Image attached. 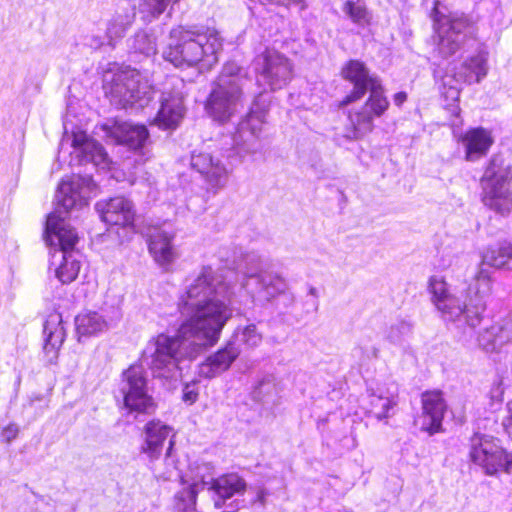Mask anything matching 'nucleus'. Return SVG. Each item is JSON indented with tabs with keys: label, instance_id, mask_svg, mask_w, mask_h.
I'll return each instance as SVG.
<instances>
[{
	"label": "nucleus",
	"instance_id": "aec40b11",
	"mask_svg": "<svg viewBox=\"0 0 512 512\" xmlns=\"http://www.w3.org/2000/svg\"><path fill=\"white\" fill-rule=\"evenodd\" d=\"M96 209L102 220L109 225L129 226L134 220L133 205L124 197L111 198L107 202H98Z\"/></svg>",
	"mask_w": 512,
	"mask_h": 512
},
{
	"label": "nucleus",
	"instance_id": "f8f14e48",
	"mask_svg": "<svg viewBox=\"0 0 512 512\" xmlns=\"http://www.w3.org/2000/svg\"><path fill=\"white\" fill-rule=\"evenodd\" d=\"M229 157L208 152H193L191 155V167L202 176L208 190L214 194L226 186L232 173L233 165L228 161Z\"/></svg>",
	"mask_w": 512,
	"mask_h": 512
},
{
	"label": "nucleus",
	"instance_id": "f03ea898",
	"mask_svg": "<svg viewBox=\"0 0 512 512\" xmlns=\"http://www.w3.org/2000/svg\"><path fill=\"white\" fill-rule=\"evenodd\" d=\"M95 189L96 185L90 176L73 175L63 179L55 195L56 208L47 217L46 242L58 247L52 255V264H55L57 256L61 258L55 276L62 284L74 281L80 271V262L73 251L78 235L66 222V215L74 208L87 205Z\"/></svg>",
	"mask_w": 512,
	"mask_h": 512
},
{
	"label": "nucleus",
	"instance_id": "a19ab883",
	"mask_svg": "<svg viewBox=\"0 0 512 512\" xmlns=\"http://www.w3.org/2000/svg\"><path fill=\"white\" fill-rule=\"evenodd\" d=\"M261 4L267 5H279V6H290V5H301L302 0H259Z\"/></svg>",
	"mask_w": 512,
	"mask_h": 512
},
{
	"label": "nucleus",
	"instance_id": "9b49d317",
	"mask_svg": "<svg viewBox=\"0 0 512 512\" xmlns=\"http://www.w3.org/2000/svg\"><path fill=\"white\" fill-rule=\"evenodd\" d=\"M470 459L484 469L488 475L499 471L510 472L512 468V453L500 445V441L492 436L475 435L469 452Z\"/></svg>",
	"mask_w": 512,
	"mask_h": 512
},
{
	"label": "nucleus",
	"instance_id": "ea45409f",
	"mask_svg": "<svg viewBox=\"0 0 512 512\" xmlns=\"http://www.w3.org/2000/svg\"><path fill=\"white\" fill-rule=\"evenodd\" d=\"M198 397V392L195 390L194 385L186 384L183 389V400L188 404H193Z\"/></svg>",
	"mask_w": 512,
	"mask_h": 512
},
{
	"label": "nucleus",
	"instance_id": "ddd939ff",
	"mask_svg": "<svg viewBox=\"0 0 512 512\" xmlns=\"http://www.w3.org/2000/svg\"><path fill=\"white\" fill-rule=\"evenodd\" d=\"M261 97L262 93L259 92L250 112L246 118L239 123L237 133L234 137V149L241 157L256 154L260 150L258 138L262 130V125L265 122L266 112L265 106L260 107L258 104Z\"/></svg>",
	"mask_w": 512,
	"mask_h": 512
},
{
	"label": "nucleus",
	"instance_id": "39448f33",
	"mask_svg": "<svg viewBox=\"0 0 512 512\" xmlns=\"http://www.w3.org/2000/svg\"><path fill=\"white\" fill-rule=\"evenodd\" d=\"M174 471L183 485V489L175 496V508L178 512H196L197 494L206 487L214 490L220 499L225 500L242 493L246 486L244 480L236 474L215 480L212 468L205 463L191 466L184 475L178 473L177 468L173 466L172 470L167 471L166 479H171Z\"/></svg>",
	"mask_w": 512,
	"mask_h": 512
},
{
	"label": "nucleus",
	"instance_id": "9d476101",
	"mask_svg": "<svg viewBox=\"0 0 512 512\" xmlns=\"http://www.w3.org/2000/svg\"><path fill=\"white\" fill-rule=\"evenodd\" d=\"M482 201L490 209L504 214L512 208V172L495 170V163L491 161L481 177Z\"/></svg>",
	"mask_w": 512,
	"mask_h": 512
},
{
	"label": "nucleus",
	"instance_id": "c756f323",
	"mask_svg": "<svg viewBox=\"0 0 512 512\" xmlns=\"http://www.w3.org/2000/svg\"><path fill=\"white\" fill-rule=\"evenodd\" d=\"M262 333L259 332L255 324H248L244 327H239L234 332L229 343H233L235 348L241 349H254L262 342Z\"/></svg>",
	"mask_w": 512,
	"mask_h": 512
},
{
	"label": "nucleus",
	"instance_id": "2eb2a0df",
	"mask_svg": "<svg viewBox=\"0 0 512 512\" xmlns=\"http://www.w3.org/2000/svg\"><path fill=\"white\" fill-rule=\"evenodd\" d=\"M171 88L163 91L160 99V108L153 120V124L162 129H174L184 116V93L182 79L173 78Z\"/></svg>",
	"mask_w": 512,
	"mask_h": 512
},
{
	"label": "nucleus",
	"instance_id": "09e8293b",
	"mask_svg": "<svg viewBox=\"0 0 512 512\" xmlns=\"http://www.w3.org/2000/svg\"><path fill=\"white\" fill-rule=\"evenodd\" d=\"M264 497H265L264 492H263V491H260V492L258 493V500H259V501H261V502H263V501H264Z\"/></svg>",
	"mask_w": 512,
	"mask_h": 512
},
{
	"label": "nucleus",
	"instance_id": "c03bdc74",
	"mask_svg": "<svg viewBox=\"0 0 512 512\" xmlns=\"http://www.w3.org/2000/svg\"><path fill=\"white\" fill-rule=\"evenodd\" d=\"M92 41L93 42L90 43V46L93 48H100L101 46H103L105 44V39H103L101 37H93Z\"/></svg>",
	"mask_w": 512,
	"mask_h": 512
},
{
	"label": "nucleus",
	"instance_id": "c85d7f7f",
	"mask_svg": "<svg viewBox=\"0 0 512 512\" xmlns=\"http://www.w3.org/2000/svg\"><path fill=\"white\" fill-rule=\"evenodd\" d=\"M482 262L495 268L512 269V244L503 242L487 248L483 253Z\"/></svg>",
	"mask_w": 512,
	"mask_h": 512
},
{
	"label": "nucleus",
	"instance_id": "4c0bfd02",
	"mask_svg": "<svg viewBox=\"0 0 512 512\" xmlns=\"http://www.w3.org/2000/svg\"><path fill=\"white\" fill-rule=\"evenodd\" d=\"M445 76L446 72L442 68H437L434 70V78L436 81L437 88L440 92V94L446 98L447 92H446V82H445Z\"/></svg>",
	"mask_w": 512,
	"mask_h": 512
},
{
	"label": "nucleus",
	"instance_id": "72a5a7b5",
	"mask_svg": "<svg viewBox=\"0 0 512 512\" xmlns=\"http://www.w3.org/2000/svg\"><path fill=\"white\" fill-rule=\"evenodd\" d=\"M412 325L405 320H397L386 330L385 338L391 344L402 345L411 335Z\"/></svg>",
	"mask_w": 512,
	"mask_h": 512
},
{
	"label": "nucleus",
	"instance_id": "6e6552de",
	"mask_svg": "<svg viewBox=\"0 0 512 512\" xmlns=\"http://www.w3.org/2000/svg\"><path fill=\"white\" fill-rule=\"evenodd\" d=\"M106 94L111 102L121 108L142 109L149 104L154 95V88L148 74L134 68H127L116 73Z\"/></svg>",
	"mask_w": 512,
	"mask_h": 512
},
{
	"label": "nucleus",
	"instance_id": "412c9836",
	"mask_svg": "<svg viewBox=\"0 0 512 512\" xmlns=\"http://www.w3.org/2000/svg\"><path fill=\"white\" fill-rule=\"evenodd\" d=\"M72 146L74 152L80 157V162H91L95 166L105 169L109 166L108 155L103 146L88 138L84 132L73 133Z\"/></svg>",
	"mask_w": 512,
	"mask_h": 512
},
{
	"label": "nucleus",
	"instance_id": "423d86ee",
	"mask_svg": "<svg viewBox=\"0 0 512 512\" xmlns=\"http://www.w3.org/2000/svg\"><path fill=\"white\" fill-rule=\"evenodd\" d=\"M250 83L247 71L233 61L226 62L213 82L206 111L220 123L227 122L242 106Z\"/></svg>",
	"mask_w": 512,
	"mask_h": 512
},
{
	"label": "nucleus",
	"instance_id": "49530a36",
	"mask_svg": "<svg viewBox=\"0 0 512 512\" xmlns=\"http://www.w3.org/2000/svg\"><path fill=\"white\" fill-rule=\"evenodd\" d=\"M509 415L506 417L504 425L506 428H512V405H509Z\"/></svg>",
	"mask_w": 512,
	"mask_h": 512
},
{
	"label": "nucleus",
	"instance_id": "c9c22d12",
	"mask_svg": "<svg viewBox=\"0 0 512 512\" xmlns=\"http://www.w3.org/2000/svg\"><path fill=\"white\" fill-rule=\"evenodd\" d=\"M431 17L433 19L435 39L437 38L439 45H444L445 39L448 35V28L446 27L448 24V19L446 15L440 11V5L438 2L435 3Z\"/></svg>",
	"mask_w": 512,
	"mask_h": 512
},
{
	"label": "nucleus",
	"instance_id": "6ab92c4d",
	"mask_svg": "<svg viewBox=\"0 0 512 512\" xmlns=\"http://www.w3.org/2000/svg\"><path fill=\"white\" fill-rule=\"evenodd\" d=\"M422 415L416 420L422 430L430 434L438 432L445 412V401L439 391L426 392L422 395Z\"/></svg>",
	"mask_w": 512,
	"mask_h": 512
},
{
	"label": "nucleus",
	"instance_id": "4468645a",
	"mask_svg": "<svg viewBox=\"0 0 512 512\" xmlns=\"http://www.w3.org/2000/svg\"><path fill=\"white\" fill-rule=\"evenodd\" d=\"M119 390L125 406L132 411L145 412L153 406L152 397L148 394L145 372L141 366L132 365L123 372Z\"/></svg>",
	"mask_w": 512,
	"mask_h": 512
},
{
	"label": "nucleus",
	"instance_id": "3c124183",
	"mask_svg": "<svg viewBox=\"0 0 512 512\" xmlns=\"http://www.w3.org/2000/svg\"><path fill=\"white\" fill-rule=\"evenodd\" d=\"M215 506L216 507H220L221 506V504H220V502L218 500L215 501Z\"/></svg>",
	"mask_w": 512,
	"mask_h": 512
},
{
	"label": "nucleus",
	"instance_id": "2f4dec72",
	"mask_svg": "<svg viewBox=\"0 0 512 512\" xmlns=\"http://www.w3.org/2000/svg\"><path fill=\"white\" fill-rule=\"evenodd\" d=\"M370 413L378 420L386 419L390 416V410L396 405L393 397L379 392L371 391L369 393Z\"/></svg>",
	"mask_w": 512,
	"mask_h": 512
},
{
	"label": "nucleus",
	"instance_id": "7ed1b4c3",
	"mask_svg": "<svg viewBox=\"0 0 512 512\" xmlns=\"http://www.w3.org/2000/svg\"><path fill=\"white\" fill-rule=\"evenodd\" d=\"M343 77L353 84L352 91L341 101V106L356 102L369 91L365 103L348 113V124L345 127V138L359 140L374 129V119L379 118L389 108V101L384 95L381 81L370 74L364 63L350 60L342 69Z\"/></svg>",
	"mask_w": 512,
	"mask_h": 512
},
{
	"label": "nucleus",
	"instance_id": "a18cd8bd",
	"mask_svg": "<svg viewBox=\"0 0 512 512\" xmlns=\"http://www.w3.org/2000/svg\"><path fill=\"white\" fill-rule=\"evenodd\" d=\"M266 387L267 388L272 387L271 383L270 382H265V381L261 382L259 384V386L257 387V389H256V393L258 395L262 394V392L266 389Z\"/></svg>",
	"mask_w": 512,
	"mask_h": 512
},
{
	"label": "nucleus",
	"instance_id": "de8ad7c7",
	"mask_svg": "<svg viewBox=\"0 0 512 512\" xmlns=\"http://www.w3.org/2000/svg\"><path fill=\"white\" fill-rule=\"evenodd\" d=\"M309 295L318 298V290L315 287L311 286L309 288Z\"/></svg>",
	"mask_w": 512,
	"mask_h": 512
},
{
	"label": "nucleus",
	"instance_id": "4be33fe9",
	"mask_svg": "<svg viewBox=\"0 0 512 512\" xmlns=\"http://www.w3.org/2000/svg\"><path fill=\"white\" fill-rule=\"evenodd\" d=\"M458 141L465 147L466 159L475 161L488 153L494 143V138L489 130L476 127L460 134Z\"/></svg>",
	"mask_w": 512,
	"mask_h": 512
},
{
	"label": "nucleus",
	"instance_id": "1a4fd4ad",
	"mask_svg": "<svg viewBox=\"0 0 512 512\" xmlns=\"http://www.w3.org/2000/svg\"><path fill=\"white\" fill-rule=\"evenodd\" d=\"M256 84L266 90H279L285 87L293 77V63L283 53L266 48L253 60Z\"/></svg>",
	"mask_w": 512,
	"mask_h": 512
},
{
	"label": "nucleus",
	"instance_id": "a211bd4d",
	"mask_svg": "<svg viewBox=\"0 0 512 512\" xmlns=\"http://www.w3.org/2000/svg\"><path fill=\"white\" fill-rule=\"evenodd\" d=\"M174 238L175 232L166 227L155 228L148 235L149 253L161 267L170 266L179 256L173 244Z\"/></svg>",
	"mask_w": 512,
	"mask_h": 512
},
{
	"label": "nucleus",
	"instance_id": "37998d69",
	"mask_svg": "<svg viewBox=\"0 0 512 512\" xmlns=\"http://www.w3.org/2000/svg\"><path fill=\"white\" fill-rule=\"evenodd\" d=\"M407 99V94L405 92H398L394 95L393 100L395 105L401 106Z\"/></svg>",
	"mask_w": 512,
	"mask_h": 512
},
{
	"label": "nucleus",
	"instance_id": "f3484780",
	"mask_svg": "<svg viewBox=\"0 0 512 512\" xmlns=\"http://www.w3.org/2000/svg\"><path fill=\"white\" fill-rule=\"evenodd\" d=\"M136 18V3L133 0H119L114 12L106 24L105 39L107 44L115 46L130 29Z\"/></svg>",
	"mask_w": 512,
	"mask_h": 512
},
{
	"label": "nucleus",
	"instance_id": "b1692460",
	"mask_svg": "<svg viewBox=\"0 0 512 512\" xmlns=\"http://www.w3.org/2000/svg\"><path fill=\"white\" fill-rule=\"evenodd\" d=\"M109 133L117 143L124 144L133 150L144 147L149 135L144 125L129 122L115 123Z\"/></svg>",
	"mask_w": 512,
	"mask_h": 512
},
{
	"label": "nucleus",
	"instance_id": "393cba45",
	"mask_svg": "<svg viewBox=\"0 0 512 512\" xmlns=\"http://www.w3.org/2000/svg\"><path fill=\"white\" fill-rule=\"evenodd\" d=\"M113 314L112 317H107L103 313L96 311H87L79 314L75 318L76 331L79 338L82 336L97 335L107 330L109 324L120 317L118 311H114Z\"/></svg>",
	"mask_w": 512,
	"mask_h": 512
},
{
	"label": "nucleus",
	"instance_id": "cd10ccee",
	"mask_svg": "<svg viewBox=\"0 0 512 512\" xmlns=\"http://www.w3.org/2000/svg\"><path fill=\"white\" fill-rule=\"evenodd\" d=\"M428 292L432 304L445 315L448 308V284L445 270L438 271L429 278Z\"/></svg>",
	"mask_w": 512,
	"mask_h": 512
},
{
	"label": "nucleus",
	"instance_id": "473e14b6",
	"mask_svg": "<svg viewBox=\"0 0 512 512\" xmlns=\"http://www.w3.org/2000/svg\"><path fill=\"white\" fill-rule=\"evenodd\" d=\"M179 0H141L139 3V13L145 22H152L158 18L172 3Z\"/></svg>",
	"mask_w": 512,
	"mask_h": 512
},
{
	"label": "nucleus",
	"instance_id": "58836bf2",
	"mask_svg": "<svg viewBox=\"0 0 512 512\" xmlns=\"http://www.w3.org/2000/svg\"><path fill=\"white\" fill-rule=\"evenodd\" d=\"M18 433H19V427L16 424L11 423L3 428L2 432H1V437L4 439V441H6L7 443H10L12 440H14L18 436Z\"/></svg>",
	"mask_w": 512,
	"mask_h": 512
},
{
	"label": "nucleus",
	"instance_id": "79ce46f5",
	"mask_svg": "<svg viewBox=\"0 0 512 512\" xmlns=\"http://www.w3.org/2000/svg\"><path fill=\"white\" fill-rule=\"evenodd\" d=\"M454 101L456 103L450 104V115L454 116L457 119V121L453 122L452 125H461L462 124V120L460 119L461 108L458 105V101H459L458 96L455 97Z\"/></svg>",
	"mask_w": 512,
	"mask_h": 512
},
{
	"label": "nucleus",
	"instance_id": "0eeeda50",
	"mask_svg": "<svg viewBox=\"0 0 512 512\" xmlns=\"http://www.w3.org/2000/svg\"><path fill=\"white\" fill-rule=\"evenodd\" d=\"M239 275L241 289L254 303L265 304L287 288L285 279L265 271L261 256L254 253L245 257V266Z\"/></svg>",
	"mask_w": 512,
	"mask_h": 512
},
{
	"label": "nucleus",
	"instance_id": "f704fd0d",
	"mask_svg": "<svg viewBox=\"0 0 512 512\" xmlns=\"http://www.w3.org/2000/svg\"><path fill=\"white\" fill-rule=\"evenodd\" d=\"M343 12L357 25L364 26L369 23L370 15L364 6L359 1L348 0L343 6Z\"/></svg>",
	"mask_w": 512,
	"mask_h": 512
},
{
	"label": "nucleus",
	"instance_id": "5701e85b",
	"mask_svg": "<svg viewBox=\"0 0 512 512\" xmlns=\"http://www.w3.org/2000/svg\"><path fill=\"white\" fill-rule=\"evenodd\" d=\"M240 354L241 349L235 348L233 343L228 342L224 348L210 355L199 365V376L207 379L219 376L229 369Z\"/></svg>",
	"mask_w": 512,
	"mask_h": 512
},
{
	"label": "nucleus",
	"instance_id": "f257e3e1",
	"mask_svg": "<svg viewBox=\"0 0 512 512\" xmlns=\"http://www.w3.org/2000/svg\"><path fill=\"white\" fill-rule=\"evenodd\" d=\"M233 291L210 266L188 277L178 297V310L185 317L176 335L164 333L149 340L143 362L154 377L177 380L181 362L192 360L214 345L232 316Z\"/></svg>",
	"mask_w": 512,
	"mask_h": 512
},
{
	"label": "nucleus",
	"instance_id": "20e7f679",
	"mask_svg": "<svg viewBox=\"0 0 512 512\" xmlns=\"http://www.w3.org/2000/svg\"><path fill=\"white\" fill-rule=\"evenodd\" d=\"M222 50L223 38L217 29L180 25L171 29L162 57L176 68L199 66L210 70L218 63Z\"/></svg>",
	"mask_w": 512,
	"mask_h": 512
},
{
	"label": "nucleus",
	"instance_id": "e433bc0d",
	"mask_svg": "<svg viewBox=\"0 0 512 512\" xmlns=\"http://www.w3.org/2000/svg\"><path fill=\"white\" fill-rule=\"evenodd\" d=\"M471 22L466 18H454L450 20V30L456 33L470 32Z\"/></svg>",
	"mask_w": 512,
	"mask_h": 512
},
{
	"label": "nucleus",
	"instance_id": "bb28decb",
	"mask_svg": "<svg viewBox=\"0 0 512 512\" xmlns=\"http://www.w3.org/2000/svg\"><path fill=\"white\" fill-rule=\"evenodd\" d=\"M486 74V60L478 54L456 66L453 77L456 81L472 83L479 82Z\"/></svg>",
	"mask_w": 512,
	"mask_h": 512
},
{
	"label": "nucleus",
	"instance_id": "8fccbe9b",
	"mask_svg": "<svg viewBox=\"0 0 512 512\" xmlns=\"http://www.w3.org/2000/svg\"><path fill=\"white\" fill-rule=\"evenodd\" d=\"M492 329L493 330L497 329L498 331H504L505 330V328L503 326H499V325L498 326H493Z\"/></svg>",
	"mask_w": 512,
	"mask_h": 512
},
{
	"label": "nucleus",
	"instance_id": "dca6fc26",
	"mask_svg": "<svg viewBox=\"0 0 512 512\" xmlns=\"http://www.w3.org/2000/svg\"><path fill=\"white\" fill-rule=\"evenodd\" d=\"M172 429L168 425L159 420L149 421L145 425L144 443L141 446V452L144 453L151 461L157 460L164 449L165 443H168L165 461L170 465L171 450L174 442L172 441Z\"/></svg>",
	"mask_w": 512,
	"mask_h": 512
},
{
	"label": "nucleus",
	"instance_id": "a878e982",
	"mask_svg": "<svg viewBox=\"0 0 512 512\" xmlns=\"http://www.w3.org/2000/svg\"><path fill=\"white\" fill-rule=\"evenodd\" d=\"M43 333L45 336L44 351L50 356V361L57 357L59 348L65 338V329L62 324V317L58 313L48 316L44 323Z\"/></svg>",
	"mask_w": 512,
	"mask_h": 512
},
{
	"label": "nucleus",
	"instance_id": "7c9ffc66",
	"mask_svg": "<svg viewBox=\"0 0 512 512\" xmlns=\"http://www.w3.org/2000/svg\"><path fill=\"white\" fill-rule=\"evenodd\" d=\"M130 50L135 54L145 57L154 56L157 53L156 38L145 31H138L128 40Z\"/></svg>",
	"mask_w": 512,
	"mask_h": 512
}]
</instances>
